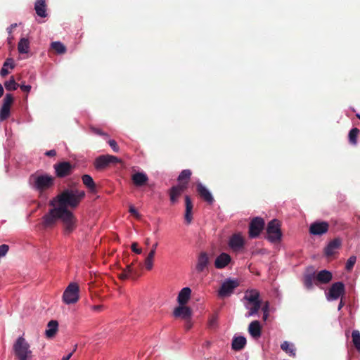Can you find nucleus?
<instances>
[{
	"label": "nucleus",
	"mask_w": 360,
	"mask_h": 360,
	"mask_svg": "<svg viewBox=\"0 0 360 360\" xmlns=\"http://www.w3.org/2000/svg\"><path fill=\"white\" fill-rule=\"evenodd\" d=\"M58 219L64 224L65 234L72 232L76 228L77 219L72 212L62 207H53L42 217V226L44 229L53 227Z\"/></svg>",
	"instance_id": "obj_1"
},
{
	"label": "nucleus",
	"mask_w": 360,
	"mask_h": 360,
	"mask_svg": "<svg viewBox=\"0 0 360 360\" xmlns=\"http://www.w3.org/2000/svg\"><path fill=\"white\" fill-rule=\"evenodd\" d=\"M84 196L85 192L82 190L66 188L51 200L49 205L54 207L58 204V207L69 210L68 207L76 208Z\"/></svg>",
	"instance_id": "obj_2"
},
{
	"label": "nucleus",
	"mask_w": 360,
	"mask_h": 360,
	"mask_svg": "<svg viewBox=\"0 0 360 360\" xmlns=\"http://www.w3.org/2000/svg\"><path fill=\"white\" fill-rule=\"evenodd\" d=\"M29 182L32 187L39 191L40 195H41L45 191L53 186L54 178L49 174L34 173L30 175Z\"/></svg>",
	"instance_id": "obj_3"
},
{
	"label": "nucleus",
	"mask_w": 360,
	"mask_h": 360,
	"mask_svg": "<svg viewBox=\"0 0 360 360\" xmlns=\"http://www.w3.org/2000/svg\"><path fill=\"white\" fill-rule=\"evenodd\" d=\"M13 351L16 360H32L33 354L27 340L20 336L13 345Z\"/></svg>",
	"instance_id": "obj_4"
},
{
	"label": "nucleus",
	"mask_w": 360,
	"mask_h": 360,
	"mask_svg": "<svg viewBox=\"0 0 360 360\" xmlns=\"http://www.w3.org/2000/svg\"><path fill=\"white\" fill-rule=\"evenodd\" d=\"M210 257L206 252H201L197 257L196 264L195 265L193 274L202 279V276H206L209 271Z\"/></svg>",
	"instance_id": "obj_5"
},
{
	"label": "nucleus",
	"mask_w": 360,
	"mask_h": 360,
	"mask_svg": "<svg viewBox=\"0 0 360 360\" xmlns=\"http://www.w3.org/2000/svg\"><path fill=\"white\" fill-rule=\"evenodd\" d=\"M267 240L271 243L280 242L282 238L280 221L277 219L270 221L266 227Z\"/></svg>",
	"instance_id": "obj_6"
},
{
	"label": "nucleus",
	"mask_w": 360,
	"mask_h": 360,
	"mask_svg": "<svg viewBox=\"0 0 360 360\" xmlns=\"http://www.w3.org/2000/svg\"><path fill=\"white\" fill-rule=\"evenodd\" d=\"M65 303L70 304L77 302L79 300V286L77 283L69 284L63 295Z\"/></svg>",
	"instance_id": "obj_7"
},
{
	"label": "nucleus",
	"mask_w": 360,
	"mask_h": 360,
	"mask_svg": "<svg viewBox=\"0 0 360 360\" xmlns=\"http://www.w3.org/2000/svg\"><path fill=\"white\" fill-rule=\"evenodd\" d=\"M120 162V160L111 155H102L97 157L94 161V167L97 170H101L110 165H115Z\"/></svg>",
	"instance_id": "obj_8"
},
{
	"label": "nucleus",
	"mask_w": 360,
	"mask_h": 360,
	"mask_svg": "<svg viewBox=\"0 0 360 360\" xmlns=\"http://www.w3.org/2000/svg\"><path fill=\"white\" fill-rule=\"evenodd\" d=\"M264 220L261 217L252 219L249 225V237L250 238H257L264 229Z\"/></svg>",
	"instance_id": "obj_9"
},
{
	"label": "nucleus",
	"mask_w": 360,
	"mask_h": 360,
	"mask_svg": "<svg viewBox=\"0 0 360 360\" xmlns=\"http://www.w3.org/2000/svg\"><path fill=\"white\" fill-rule=\"evenodd\" d=\"M238 285L239 283L237 280L227 279L221 284L218 295L221 297L229 296Z\"/></svg>",
	"instance_id": "obj_10"
},
{
	"label": "nucleus",
	"mask_w": 360,
	"mask_h": 360,
	"mask_svg": "<svg viewBox=\"0 0 360 360\" xmlns=\"http://www.w3.org/2000/svg\"><path fill=\"white\" fill-rule=\"evenodd\" d=\"M329 229V224L325 221H317L311 224L309 232L311 235L322 236L326 233Z\"/></svg>",
	"instance_id": "obj_11"
},
{
	"label": "nucleus",
	"mask_w": 360,
	"mask_h": 360,
	"mask_svg": "<svg viewBox=\"0 0 360 360\" xmlns=\"http://www.w3.org/2000/svg\"><path fill=\"white\" fill-rule=\"evenodd\" d=\"M56 174L59 178H64L70 175L74 167L69 162H60L53 165Z\"/></svg>",
	"instance_id": "obj_12"
},
{
	"label": "nucleus",
	"mask_w": 360,
	"mask_h": 360,
	"mask_svg": "<svg viewBox=\"0 0 360 360\" xmlns=\"http://www.w3.org/2000/svg\"><path fill=\"white\" fill-rule=\"evenodd\" d=\"M345 292V285L342 282H335L330 286L327 294L328 300H335L343 295Z\"/></svg>",
	"instance_id": "obj_13"
},
{
	"label": "nucleus",
	"mask_w": 360,
	"mask_h": 360,
	"mask_svg": "<svg viewBox=\"0 0 360 360\" xmlns=\"http://www.w3.org/2000/svg\"><path fill=\"white\" fill-rule=\"evenodd\" d=\"M188 188L186 184H179L172 186L169 191V199L172 204H176L179 202V198L183 193Z\"/></svg>",
	"instance_id": "obj_14"
},
{
	"label": "nucleus",
	"mask_w": 360,
	"mask_h": 360,
	"mask_svg": "<svg viewBox=\"0 0 360 360\" xmlns=\"http://www.w3.org/2000/svg\"><path fill=\"white\" fill-rule=\"evenodd\" d=\"M229 245L235 252L240 251L245 245V239L240 233H234L229 239Z\"/></svg>",
	"instance_id": "obj_15"
},
{
	"label": "nucleus",
	"mask_w": 360,
	"mask_h": 360,
	"mask_svg": "<svg viewBox=\"0 0 360 360\" xmlns=\"http://www.w3.org/2000/svg\"><path fill=\"white\" fill-rule=\"evenodd\" d=\"M196 191L199 196L208 204L211 205L214 202V200L212 195L201 183L197 184Z\"/></svg>",
	"instance_id": "obj_16"
},
{
	"label": "nucleus",
	"mask_w": 360,
	"mask_h": 360,
	"mask_svg": "<svg viewBox=\"0 0 360 360\" xmlns=\"http://www.w3.org/2000/svg\"><path fill=\"white\" fill-rule=\"evenodd\" d=\"M137 263L136 260H134L130 264L127 266V271L129 274L131 279L135 280L141 275L142 264Z\"/></svg>",
	"instance_id": "obj_17"
},
{
	"label": "nucleus",
	"mask_w": 360,
	"mask_h": 360,
	"mask_svg": "<svg viewBox=\"0 0 360 360\" xmlns=\"http://www.w3.org/2000/svg\"><path fill=\"white\" fill-rule=\"evenodd\" d=\"M185 199V213H184V219L187 224H190L193 220V213L192 210L193 208V202L189 195H186L184 196Z\"/></svg>",
	"instance_id": "obj_18"
},
{
	"label": "nucleus",
	"mask_w": 360,
	"mask_h": 360,
	"mask_svg": "<svg viewBox=\"0 0 360 360\" xmlns=\"http://www.w3.org/2000/svg\"><path fill=\"white\" fill-rule=\"evenodd\" d=\"M173 314L175 317H180L184 320H188L191 318L192 311L189 307L180 305L175 308Z\"/></svg>",
	"instance_id": "obj_19"
},
{
	"label": "nucleus",
	"mask_w": 360,
	"mask_h": 360,
	"mask_svg": "<svg viewBox=\"0 0 360 360\" xmlns=\"http://www.w3.org/2000/svg\"><path fill=\"white\" fill-rule=\"evenodd\" d=\"M341 245V240L339 238L332 240L324 249V253L327 257L334 255Z\"/></svg>",
	"instance_id": "obj_20"
},
{
	"label": "nucleus",
	"mask_w": 360,
	"mask_h": 360,
	"mask_svg": "<svg viewBox=\"0 0 360 360\" xmlns=\"http://www.w3.org/2000/svg\"><path fill=\"white\" fill-rule=\"evenodd\" d=\"M231 261V256L225 252L221 253L214 261V266L217 269L225 268Z\"/></svg>",
	"instance_id": "obj_21"
},
{
	"label": "nucleus",
	"mask_w": 360,
	"mask_h": 360,
	"mask_svg": "<svg viewBox=\"0 0 360 360\" xmlns=\"http://www.w3.org/2000/svg\"><path fill=\"white\" fill-rule=\"evenodd\" d=\"M315 276L316 285L328 283L333 278L332 273L328 270H321Z\"/></svg>",
	"instance_id": "obj_22"
},
{
	"label": "nucleus",
	"mask_w": 360,
	"mask_h": 360,
	"mask_svg": "<svg viewBox=\"0 0 360 360\" xmlns=\"http://www.w3.org/2000/svg\"><path fill=\"white\" fill-rule=\"evenodd\" d=\"M157 246L158 243H155V244L153 245V249L150 251V252L147 255L144 259L143 266L148 271L151 270L153 266L155 249Z\"/></svg>",
	"instance_id": "obj_23"
},
{
	"label": "nucleus",
	"mask_w": 360,
	"mask_h": 360,
	"mask_svg": "<svg viewBox=\"0 0 360 360\" xmlns=\"http://www.w3.org/2000/svg\"><path fill=\"white\" fill-rule=\"evenodd\" d=\"M34 10L38 16L41 18L46 17V4L45 0H37L34 4Z\"/></svg>",
	"instance_id": "obj_24"
},
{
	"label": "nucleus",
	"mask_w": 360,
	"mask_h": 360,
	"mask_svg": "<svg viewBox=\"0 0 360 360\" xmlns=\"http://www.w3.org/2000/svg\"><path fill=\"white\" fill-rule=\"evenodd\" d=\"M248 331L253 338H259L262 333V327L258 321H252L248 327Z\"/></svg>",
	"instance_id": "obj_25"
},
{
	"label": "nucleus",
	"mask_w": 360,
	"mask_h": 360,
	"mask_svg": "<svg viewBox=\"0 0 360 360\" xmlns=\"http://www.w3.org/2000/svg\"><path fill=\"white\" fill-rule=\"evenodd\" d=\"M191 290L189 288L186 287V288H184L183 289H181L179 293L178 298H177L178 302L179 303V304L180 305L186 304L188 302V301L191 297Z\"/></svg>",
	"instance_id": "obj_26"
},
{
	"label": "nucleus",
	"mask_w": 360,
	"mask_h": 360,
	"mask_svg": "<svg viewBox=\"0 0 360 360\" xmlns=\"http://www.w3.org/2000/svg\"><path fill=\"white\" fill-rule=\"evenodd\" d=\"M58 329V323L56 320H51L48 323L47 329L45 331V334L47 338H53Z\"/></svg>",
	"instance_id": "obj_27"
},
{
	"label": "nucleus",
	"mask_w": 360,
	"mask_h": 360,
	"mask_svg": "<svg viewBox=\"0 0 360 360\" xmlns=\"http://www.w3.org/2000/svg\"><path fill=\"white\" fill-rule=\"evenodd\" d=\"M134 184L136 186H142L148 181L147 176L141 172H136L131 176Z\"/></svg>",
	"instance_id": "obj_28"
},
{
	"label": "nucleus",
	"mask_w": 360,
	"mask_h": 360,
	"mask_svg": "<svg viewBox=\"0 0 360 360\" xmlns=\"http://www.w3.org/2000/svg\"><path fill=\"white\" fill-rule=\"evenodd\" d=\"M246 345V338L243 336H238L233 338L232 341V349L236 351H240L244 348Z\"/></svg>",
	"instance_id": "obj_29"
},
{
	"label": "nucleus",
	"mask_w": 360,
	"mask_h": 360,
	"mask_svg": "<svg viewBox=\"0 0 360 360\" xmlns=\"http://www.w3.org/2000/svg\"><path fill=\"white\" fill-rule=\"evenodd\" d=\"M8 68H10L11 70H13L15 68L14 60L11 58H8L5 60L3 67L0 71V75L1 77H4L9 73L8 70Z\"/></svg>",
	"instance_id": "obj_30"
},
{
	"label": "nucleus",
	"mask_w": 360,
	"mask_h": 360,
	"mask_svg": "<svg viewBox=\"0 0 360 360\" xmlns=\"http://www.w3.org/2000/svg\"><path fill=\"white\" fill-rule=\"evenodd\" d=\"M244 299L248 301L247 304H250L252 302H261L259 300V293L255 290L247 292L244 296Z\"/></svg>",
	"instance_id": "obj_31"
},
{
	"label": "nucleus",
	"mask_w": 360,
	"mask_h": 360,
	"mask_svg": "<svg viewBox=\"0 0 360 360\" xmlns=\"http://www.w3.org/2000/svg\"><path fill=\"white\" fill-rule=\"evenodd\" d=\"M82 180L83 184L91 191L94 192L96 191V184L93 179V178L89 174H84L82 176Z\"/></svg>",
	"instance_id": "obj_32"
},
{
	"label": "nucleus",
	"mask_w": 360,
	"mask_h": 360,
	"mask_svg": "<svg viewBox=\"0 0 360 360\" xmlns=\"http://www.w3.org/2000/svg\"><path fill=\"white\" fill-rule=\"evenodd\" d=\"M191 174L192 172L190 169H184L178 176L179 184L186 183L187 187H188V182Z\"/></svg>",
	"instance_id": "obj_33"
},
{
	"label": "nucleus",
	"mask_w": 360,
	"mask_h": 360,
	"mask_svg": "<svg viewBox=\"0 0 360 360\" xmlns=\"http://www.w3.org/2000/svg\"><path fill=\"white\" fill-rule=\"evenodd\" d=\"M18 50L20 53H27L30 50V41L28 39L22 38L18 44Z\"/></svg>",
	"instance_id": "obj_34"
},
{
	"label": "nucleus",
	"mask_w": 360,
	"mask_h": 360,
	"mask_svg": "<svg viewBox=\"0 0 360 360\" xmlns=\"http://www.w3.org/2000/svg\"><path fill=\"white\" fill-rule=\"evenodd\" d=\"M246 308L249 309L248 313L246 314L247 317L252 316L259 311L261 308V302H252L250 304H246Z\"/></svg>",
	"instance_id": "obj_35"
},
{
	"label": "nucleus",
	"mask_w": 360,
	"mask_h": 360,
	"mask_svg": "<svg viewBox=\"0 0 360 360\" xmlns=\"http://www.w3.org/2000/svg\"><path fill=\"white\" fill-rule=\"evenodd\" d=\"M314 281L316 282V276H315L314 273L305 274L304 276V279H303L304 285L305 286V288L307 289L311 290L313 288Z\"/></svg>",
	"instance_id": "obj_36"
},
{
	"label": "nucleus",
	"mask_w": 360,
	"mask_h": 360,
	"mask_svg": "<svg viewBox=\"0 0 360 360\" xmlns=\"http://www.w3.org/2000/svg\"><path fill=\"white\" fill-rule=\"evenodd\" d=\"M281 348L283 351L289 354L290 356H295V349L294 347V345L292 344L289 343L288 341H284L281 345Z\"/></svg>",
	"instance_id": "obj_37"
},
{
	"label": "nucleus",
	"mask_w": 360,
	"mask_h": 360,
	"mask_svg": "<svg viewBox=\"0 0 360 360\" xmlns=\"http://www.w3.org/2000/svg\"><path fill=\"white\" fill-rule=\"evenodd\" d=\"M352 343L358 352H360V332L354 330L352 333Z\"/></svg>",
	"instance_id": "obj_38"
},
{
	"label": "nucleus",
	"mask_w": 360,
	"mask_h": 360,
	"mask_svg": "<svg viewBox=\"0 0 360 360\" xmlns=\"http://www.w3.org/2000/svg\"><path fill=\"white\" fill-rule=\"evenodd\" d=\"M51 48L58 54H63L66 52V47L60 41L51 43Z\"/></svg>",
	"instance_id": "obj_39"
},
{
	"label": "nucleus",
	"mask_w": 360,
	"mask_h": 360,
	"mask_svg": "<svg viewBox=\"0 0 360 360\" xmlns=\"http://www.w3.org/2000/svg\"><path fill=\"white\" fill-rule=\"evenodd\" d=\"M359 133L358 128H353L349 133V141L351 144L355 145L357 143V136Z\"/></svg>",
	"instance_id": "obj_40"
},
{
	"label": "nucleus",
	"mask_w": 360,
	"mask_h": 360,
	"mask_svg": "<svg viewBox=\"0 0 360 360\" xmlns=\"http://www.w3.org/2000/svg\"><path fill=\"white\" fill-rule=\"evenodd\" d=\"M4 86L8 91H13L17 89L19 84L15 82L14 77L12 76L8 81L5 82Z\"/></svg>",
	"instance_id": "obj_41"
},
{
	"label": "nucleus",
	"mask_w": 360,
	"mask_h": 360,
	"mask_svg": "<svg viewBox=\"0 0 360 360\" xmlns=\"http://www.w3.org/2000/svg\"><path fill=\"white\" fill-rule=\"evenodd\" d=\"M10 116V107L1 106L0 110V121H4Z\"/></svg>",
	"instance_id": "obj_42"
},
{
	"label": "nucleus",
	"mask_w": 360,
	"mask_h": 360,
	"mask_svg": "<svg viewBox=\"0 0 360 360\" xmlns=\"http://www.w3.org/2000/svg\"><path fill=\"white\" fill-rule=\"evenodd\" d=\"M356 257L355 256H351L347 261L346 262V265H345V269L347 271H351L355 263H356Z\"/></svg>",
	"instance_id": "obj_43"
},
{
	"label": "nucleus",
	"mask_w": 360,
	"mask_h": 360,
	"mask_svg": "<svg viewBox=\"0 0 360 360\" xmlns=\"http://www.w3.org/2000/svg\"><path fill=\"white\" fill-rule=\"evenodd\" d=\"M13 97L12 96V94H7L4 100H3V105L4 106H6V107H10L11 108V105H12V103H13Z\"/></svg>",
	"instance_id": "obj_44"
},
{
	"label": "nucleus",
	"mask_w": 360,
	"mask_h": 360,
	"mask_svg": "<svg viewBox=\"0 0 360 360\" xmlns=\"http://www.w3.org/2000/svg\"><path fill=\"white\" fill-rule=\"evenodd\" d=\"M218 316L214 314L212 315L208 321V327L210 328H214L217 326Z\"/></svg>",
	"instance_id": "obj_45"
},
{
	"label": "nucleus",
	"mask_w": 360,
	"mask_h": 360,
	"mask_svg": "<svg viewBox=\"0 0 360 360\" xmlns=\"http://www.w3.org/2000/svg\"><path fill=\"white\" fill-rule=\"evenodd\" d=\"M90 130L92 133H94L95 134H97L99 136H103L104 137H108V134L107 133L103 131L101 129H98V128H96L94 127H91Z\"/></svg>",
	"instance_id": "obj_46"
},
{
	"label": "nucleus",
	"mask_w": 360,
	"mask_h": 360,
	"mask_svg": "<svg viewBox=\"0 0 360 360\" xmlns=\"http://www.w3.org/2000/svg\"><path fill=\"white\" fill-rule=\"evenodd\" d=\"M108 144L110 145V146L111 147V148L112 149V150L114 152H116L117 153L120 150V148L117 143V142L113 140V139H110L108 141Z\"/></svg>",
	"instance_id": "obj_47"
},
{
	"label": "nucleus",
	"mask_w": 360,
	"mask_h": 360,
	"mask_svg": "<svg viewBox=\"0 0 360 360\" xmlns=\"http://www.w3.org/2000/svg\"><path fill=\"white\" fill-rule=\"evenodd\" d=\"M9 250L8 245L3 244L0 245V258L5 256Z\"/></svg>",
	"instance_id": "obj_48"
},
{
	"label": "nucleus",
	"mask_w": 360,
	"mask_h": 360,
	"mask_svg": "<svg viewBox=\"0 0 360 360\" xmlns=\"http://www.w3.org/2000/svg\"><path fill=\"white\" fill-rule=\"evenodd\" d=\"M131 250L136 254L139 255L142 252V249L139 248V244L136 242L131 244Z\"/></svg>",
	"instance_id": "obj_49"
},
{
	"label": "nucleus",
	"mask_w": 360,
	"mask_h": 360,
	"mask_svg": "<svg viewBox=\"0 0 360 360\" xmlns=\"http://www.w3.org/2000/svg\"><path fill=\"white\" fill-rule=\"evenodd\" d=\"M119 278L120 279H122V280H125V279H127V278H130L129 274V273L127 271V267L125 269H124L122 270V273H120L119 274Z\"/></svg>",
	"instance_id": "obj_50"
},
{
	"label": "nucleus",
	"mask_w": 360,
	"mask_h": 360,
	"mask_svg": "<svg viewBox=\"0 0 360 360\" xmlns=\"http://www.w3.org/2000/svg\"><path fill=\"white\" fill-rule=\"evenodd\" d=\"M19 86L22 91H25L27 93H29L31 90L30 85L21 84V85H19Z\"/></svg>",
	"instance_id": "obj_51"
},
{
	"label": "nucleus",
	"mask_w": 360,
	"mask_h": 360,
	"mask_svg": "<svg viewBox=\"0 0 360 360\" xmlns=\"http://www.w3.org/2000/svg\"><path fill=\"white\" fill-rule=\"evenodd\" d=\"M129 212L133 214L135 217L136 218H139V214L138 213V212L136 211V208L133 206H131L129 207Z\"/></svg>",
	"instance_id": "obj_52"
},
{
	"label": "nucleus",
	"mask_w": 360,
	"mask_h": 360,
	"mask_svg": "<svg viewBox=\"0 0 360 360\" xmlns=\"http://www.w3.org/2000/svg\"><path fill=\"white\" fill-rule=\"evenodd\" d=\"M77 347V345H75L73 351L72 352L69 353L66 356H63L62 360H69L71 358V356H72L73 353L76 351Z\"/></svg>",
	"instance_id": "obj_53"
},
{
	"label": "nucleus",
	"mask_w": 360,
	"mask_h": 360,
	"mask_svg": "<svg viewBox=\"0 0 360 360\" xmlns=\"http://www.w3.org/2000/svg\"><path fill=\"white\" fill-rule=\"evenodd\" d=\"M45 155L49 157H54L56 155V151L55 150H50L46 151Z\"/></svg>",
	"instance_id": "obj_54"
},
{
	"label": "nucleus",
	"mask_w": 360,
	"mask_h": 360,
	"mask_svg": "<svg viewBox=\"0 0 360 360\" xmlns=\"http://www.w3.org/2000/svg\"><path fill=\"white\" fill-rule=\"evenodd\" d=\"M185 321H186L185 328H186V330H188L192 327V323L191 321V319H188V320H185Z\"/></svg>",
	"instance_id": "obj_55"
},
{
	"label": "nucleus",
	"mask_w": 360,
	"mask_h": 360,
	"mask_svg": "<svg viewBox=\"0 0 360 360\" xmlns=\"http://www.w3.org/2000/svg\"><path fill=\"white\" fill-rule=\"evenodd\" d=\"M102 308H103L102 305H94V306H91V309L94 310V311H101Z\"/></svg>",
	"instance_id": "obj_56"
},
{
	"label": "nucleus",
	"mask_w": 360,
	"mask_h": 360,
	"mask_svg": "<svg viewBox=\"0 0 360 360\" xmlns=\"http://www.w3.org/2000/svg\"><path fill=\"white\" fill-rule=\"evenodd\" d=\"M262 309L263 313H264V311H269V303L266 302L265 304L262 307Z\"/></svg>",
	"instance_id": "obj_57"
},
{
	"label": "nucleus",
	"mask_w": 360,
	"mask_h": 360,
	"mask_svg": "<svg viewBox=\"0 0 360 360\" xmlns=\"http://www.w3.org/2000/svg\"><path fill=\"white\" fill-rule=\"evenodd\" d=\"M16 24H12L9 27L7 28V31L9 34H11L13 31V29L16 27Z\"/></svg>",
	"instance_id": "obj_58"
},
{
	"label": "nucleus",
	"mask_w": 360,
	"mask_h": 360,
	"mask_svg": "<svg viewBox=\"0 0 360 360\" xmlns=\"http://www.w3.org/2000/svg\"><path fill=\"white\" fill-rule=\"evenodd\" d=\"M268 316H269V311H264V313H263V319L264 321L266 320V319L268 318Z\"/></svg>",
	"instance_id": "obj_59"
},
{
	"label": "nucleus",
	"mask_w": 360,
	"mask_h": 360,
	"mask_svg": "<svg viewBox=\"0 0 360 360\" xmlns=\"http://www.w3.org/2000/svg\"><path fill=\"white\" fill-rule=\"evenodd\" d=\"M344 306V302H342V300H341V301L339 303V305H338V310H340L342 307Z\"/></svg>",
	"instance_id": "obj_60"
},
{
	"label": "nucleus",
	"mask_w": 360,
	"mask_h": 360,
	"mask_svg": "<svg viewBox=\"0 0 360 360\" xmlns=\"http://www.w3.org/2000/svg\"><path fill=\"white\" fill-rule=\"evenodd\" d=\"M4 88L2 86V85L0 84V98L3 96L4 94Z\"/></svg>",
	"instance_id": "obj_61"
},
{
	"label": "nucleus",
	"mask_w": 360,
	"mask_h": 360,
	"mask_svg": "<svg viewBox=\"0 0 360 360\" xmlns=\"http://www.w3.org/2000/svg\"><path fill=\"white\" fill-rule=\"evenodd\" d=\"M146 243L147 245H149V239H146Z\"/></svg>",
	"instance_id": "obj_62"
},
{
	"label": "nucleus",
	"mask_w": 360,
	"mask_h": 360,
	"mask_svg": "<svg viewBox=\"0 0 360 360\" xmlns=\"http://www.w3.org/2000/svg\"><path fill=\"white\" fill-rule=\"evenodd\" d=\"M356 117L360 120V115L357 114Z\"/></svg>",
	"instance_id": "obj_63"
}]
</instances>
